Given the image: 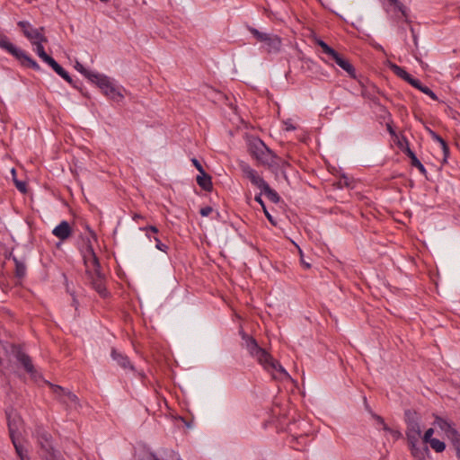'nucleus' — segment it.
Masks as SVG:
<instances>
[{
    "label": "nucleus",
    "mask_w": 460,
    "mask_h": 460,
    "mask_svg": "<svg viewBox=\"0 0 460 460\" xmlns=\"http://www.w3.org/2000/svg\"><path fill=\"white\" fill-rule=\"evenodd\" d=\"M23 35L31 41L34 47L35 52L39 58H51L44 49L43 42H47V39L43 34L44 28H34L29 22L21 21L18 22Z\"/></svg>",
    "instance_id": "f03ea898"
},
{
    "label": "nucleus",
    "mask_w": 460,
    "mask_h": 460,
    "mask_svg": "<svg viewBox=\"0 0 460 460\" xmlns=\"http://www.w3.org/2000/svg\"><path fill=\"white\" fill-rule=\"evenodd\" d=\"M263 211H264V214H265L266 217H267L270 222H273V221H272V217H271V215L268 212V210L265 208V210H263Z\"/></svg>",
    "instance_id": "5fc2aeb1"
},
{
    "label": "nucleus",
    "mask_w": 460,
    "mask_h": 460,
    "mask_svg": "<svg viewBox=\"0 0 460 460\" xmlns=\"http://www.w3.org/2000/svg\"><path fill=\"white\" fill-rule=\"evenodd\" d=\"M11 172L13 176V182H14V185L15 187L17 188V190L19 191H21L22 193H26L27 192V185H26V182L25 181H19L15 178V174H16V171L14 168H13L11 170Z\"/></svg>",
    "instance_id": "72a5a7b5"
},
{
    "label": "nucleus",
    "mask_w": 460,
    "mask_h": 460,
    "mask_svg": "<svg viewBox=\"0 0 460 460\" xmlns=\"http://www.w3.org/2000/svg\"><path fill=\"white\" fill-rule=\"evenodd\" d=\"M261 193L265 194L266 197L273 203H279L280 197L278 192L271 189L268 183H266L261 190Z\"/></svg>",
    "instance_id": "a878e982"
},
{
    "label": "nucleus",
    "mask_w": 460,
    "mask_h": 460,
    "mask_svg": "<svg viewBox=\"0 0 460 460\" xmlns=\"http://www.w3.org/2000/svg\"><path fill=\"white\" fill-rule=\"evenodd\" d=\"M373 417L377 420V422L381 425H383V429L386 431H391V429L385 423L384 419L376 414H373Z\"/></svg>",
    "instance_id": "37998d69"
},
{
    "label": "nucleus",
    "mask_w": 460,
    "mask_h": 460,
    "mask_svg": "<svg viewBox=\"0 0 460 460\" xmlns=\"http://www.w3.org/2000/svg\"><path fill=\"white\" fill-rule=\"evenodd\" d=\"M433 425L439 428L448 438L454 432H458L450 421L439 416L435 417Z\"/></svg>",
    "instance_id": "dca6fc26"
},
{
    "label": "nucleus",
    "mask_w": 460,
    "mask_h": 460,
    "mask_svg": "<svg viewBox=\"0 0 460 460\" xmlns=\"http://www.w3.org/2000/svg\"><path fill=\"white\" fill-rule=\"evenodd\" d=\"M390 4L394 5L403 15H405V7L399 0H388Z\"/></svg>",
    "instance_id": "79ce46f5"
},
{
    "label": "nucleus",
    "mask_w": 460,
    "mask_h": 460,
    "mask_svg": "<svg viewBox=\"0 0 460 460\" xmlns=\"http://www.w3.org/2000/svg\"><path fill=\"white\" fill-rule=\"evenodd\" d=\"M428 130H429V135H430L431 138H432L434 141H436V142H438V143L439 141H441L442 137H441L438 134H437L435 131H433V130H432V129H430V128H429Z\"/></svg>",
    "instance_id": "49530a36"
},
{
    "label": "nucleus",
    "mask_w": 460,
    "mask_h": 460,
    "mask_svg": "<svg viewBox=\"0 0 460 460\" xmlns=\"http://www.w3.org/2000/svg\"><path fill=\"white\" fill-rule=\"evenodd\" d=\"M321 61L325 65L333 66L332 64H330L327 59L322 58Z\"/></svg>",
    "instance_id": "13d9d810"
},
{
    "label": "nucleus",
    "mask_w": 460,
    "mask_h": 460,
    "mask_svg": "<svg viewBox=\"0 0 460 460\" xmlns=\"http://www.w3.org/2000/svg\"><path fill=\"white\" fill-rule=\"evenodd\" d=\"M406 428V438L408 444H413L419 442L421 438V429L420 426V418L416 411L411 410H406L404 411Z\"/></svg>",
    "instance_id": "423d86ee"
},
{
    "label": "nucleus",
    "mask_w": 460,
    "mask_h": 460,
    "mask_svg": "<svg viewBox=\"0 0 460 460\" xmlns=\"http://www.w3.org/2000/svg\"><path fill=\"white\" fill-rule=\"evenodd\" d=\"M73 305L75 307V309L78 306V302H77V300L75 297L73 298Z\"/></svg>",
    "instance_id": "4d7b16f0"
},
{
    "label": "nucleus",
    "mask_w": 460,
    "mask_h": 460,
    "mask_svg": "<svg viewBox=\"0 0 460 460\" xmlns=\"http://www.w3.org/2000/svg\"><path fill=\"white\" fill-rule=\"evenodd\" d=\"M0 48L14 58H29L28 55L13 44L7 36L0 33Z\"/></svg>",
    "instance_id": "f8f14e48"
},
{
    "label": "nucleus",
    "mask_w": 460,
    "mask_h": 460,
    "mask_svg": "<svg viewBox=\"0 0 460 460\" xmlns=\"http://www.w3.org/2000/svg\"><path fill=\"white\" fill-rule=\"evenodd\" d=\"M101 2H103V3H107L109 2L110 0H100Z\"/></svg>",
    "instance_id": "680f3d73"
},
{
    "label": "nucleus",
    "mask_w": 460,
    "mask_h": 460,
    "mask_svg": "<svg viewBox=\"0 0 460 460\" xmlns=\"http://www.w3.org/2000/svg\"><path fill=\"white\" fill-rule=\"evenodd\" d=\"M240 335L243 341V346L245 347L249 354L252 358H255L259 363L270 359V353H268L264 349L261 348L253 337L248 335L243 331L240 332Z\"/></svg>",
    "instance_id": "6e6552de"
},
{
    "label": "nucleus",
    "mask_w": 460,
    "mask_h": 460,
    "mask_svg": "<svg viewBox=\"0 0 460 460\" xmlns=\"http://www.w3.org/2000/svg\"><path fill=\"white\" fill-rule=\"evenodd\" d=\"M406 82L420 91V88L423 87V84H421V82L419 79L412 77L411 75L408 77V79L406 80Z\"/></svg>",
    "instance_id": "4c0bfd02"
},
{
    "label": "nucleus",
    "mask_w": 460,
    "mask_h": 460,
    "mask_svg": "<svg viewBox=\"0 0 460 460\" xmlns=\"http://www.w3.org/2000/svg\"><path fill=\"white\" fill-rule=\"evenodd\" d=\"M213 211V208L210 206H206L200 208L199 214L202 217H208L211 212Z\"/></svg>",
    "instance_id": "c03bdc74"
},
{
    "label": "nucleus",
    "mask_w": 460,
    "mask_h": 460,
    "mask_svg": "<svg viewBox=\"0 0 460 460\" xmlns=\"http://www.w3.org/2000/svg\"><path fill=\"white\" fill-rule=\"evenodd\" d=\"M406 82L420 91V88L423 87V84H421V82L419 79L412 77L411 75L408 77V79L406 80Z\"/></svg>",
    "instance_id": "58836bf2"
},
{
    "label": "nucleus",
    "mask_w": 460,
    "mask_h": 460,
    "mask_svg": "<svg viewBox=\"0 0 460 460\" xmlns=\"http://www.w3.org/2000/svg\"><path fill=\"white\" fill-rule=\"evenodd\" d=\"M51 388L57 399L66 406L67 411L77 410L80 407L78 397L72 392L58 385H51Z\"/></svg>",
    "instance_id": "1a4fd4ad"
},
{
    "label": "nucleus",
    "mask_w": 460,
    "mask_h": 460,
    "mask_svg": "<svg viewBox=\"0 0 460 460\" xmlns=\"http://www.w3.org/2000/svg\"><path fill=\"white\" fill-rule=\"evenodd\" d=\"M18 61L20 62L21 66L25 68H31L36 71L40 69L35 59H18Z\"/></svg>",
    "instance_id": "473e14b6"
},
{
    "label": "nucleus",
    "mask_w": 460,
    "mask_h": 460,
    "mask_svg": "<svg viewBox=\"0 0 460 460\" xmlns=\"http://www.w3.org/2000/svg\"><path fill=\"white\" fill-rule=\"evenodd\" d=\"M438 143L440 144L442 149H445V147L448 146V145L447 144V142L443 138Z\"/></svg>",
    "instance_id": "3c124183"
},
{
    "label": "nucleus",
    "mask_w": 460,
    "mask_h": 460,
    "mask_svg": "<svg viewBox=\"0 0 460 460\" xmlns=\"http://www.w3.org/2000/svg\"><path fill=\"white\" fill-rule=\"evenodd\" d=\"M75 68L91 83L93 81V77L92 75H96V74H98L96 71L84 67L77 59L75 60Z\"/></svg>",
    "instance_id": "c85d7f7f"
},
{
    "label": "nucleus",
    "mask_w": 460,
    "mask_h": 460,
    "mask_svg": "<svg viewBox=\"0 0 460 460\" xmlns=\"http://www.w3.org/2000/svg\"><path fill=\"white\" fill-rule=\"evenodd\" d=\"M20 460H29V456L20 458Z\"/></svg>",
    "instance_id": "bf43d9fd"
},
{
    "label": "nucleus",
    "mask_w": 460,
    "mask_h": 460,
    "mask_svg": "<svg viewBox=\"0 0 460 460\" xmlns=\"http://www.w3.org/2000/svg\"><path fill=\"white\" fill-rule=\"evenodd\" d=\"M451 440L457 456L460 457V433L459 432H454L452 434V437L449 438Z\"/></svg>",
    "instance_id": "e433bc0d"
},
{
    "label": "nucleus",
    "mask_w": 460,
    "mask_h": 460,
    "mask_svg": "<svg viewBox=\"0 0 460 460\" xmlns=\"http://www.w3.org/2000/svg\"><path fill=\"white\" fill-rule=\"evenodd\" d=\"M44 63L52 67V69L60 75L64 80H66L72 86H75L74 84V81L68 72H66L57 61L56 59H42Z\"/></svg>",
    "instance_id": "2eb2a0df"
},
{
    "label": "nucleus",
    "mask_w": 460,
    "mask_h": 460,
    "mask_svg": "<svg viewBox=\"0 0 460 460\" xmlns=\"http://www.w3.org/2000/svg\"><path fill=\"white\" fill-rule=\"evenodd\" d=\"M12 443L15 448V452L19 458L26 457L28 456L25 453L24 447L19 442L18 438H12Z\"/></svg>",
    "instance_id": "f704fd0d"
},
{
    "label": "nucleus",
    "mask_w": 460,
    "mask_h": 460,
    "mask_svg": "<svg viewBox=\"0 0 460 460\" xmlns=\"http://www.w3.org/2000/svg\"><path fill=\"white\" fill-rule=\"evenodd\" d=\"M300 261H301V264L303 265V267L306 270L310 269L311 268V264L309 262H307L305 259H304V256L302 254V252L300 251Z\"/></svg>",
    "instance_id": "09e8293b"
},
{
    "label": "nucleus",
    "mask_w": 460,
    "mask_h": 460,
    "mask_svg": "<svg viewBox=\"0 0 460 460\" xmlns=\"http://www.w3.org/2000/svg\"><path fill=\"white\" fill-rule=\"evenodd\" d=\"M111 358L124 369H134V367L130 364L128 358L126 355L121 354L117 349H111Z\"/></svg>",
    "instance_id": "aec40b11"
},
{
    "label": "nucleus",
    "mask_w": 460,
    "mask_h": 460,
    "mask_svg": "<svg viewBox=\"0 0 460 460\" xmlns=\"http://www.w3.org/2000/svg\"><path fill=\"white\" fill-rule=\"evenodd\" d=\"M9 259H12L15 264V276L19 279H22L26 274L25 263L13 255V252H10Z\"/></svg>",
    "instance_id": "393cba45"
},
{
    "label": "nucleus",
    "mask_w": 460,
    "mask_h": 460,
    "mask_svg": "<svg viewBox=\"0 0 460 460\" xmlns=\"http://www.w3.org/2000/svg\"><path fill=\"white\" fill-rule=\"evenodd\" d=\"M132 218H133L134 220H138V219H142V218H143V217H142L140 214H137V213H136V214H134V215H133Z\"/></svg>",
    "instance_id": "6e6d98bb"
},
{
    "label": "nucleus",
    "mask_w": 460,
    "mask_h": 460,
    "mask_svg": "<svg viewBox=\"0 0 460 460\" xmlns=\"http://www.w3.org/2000/svg\"><path fill=\"white\" fill-rule=\"evenodd\" d=\"M438 143L440 144L442 149H445V147L448 146V145L447 144V142L443 138Z\"/></svg>",
    "instance_id": "603ef678"
},
{
    "label": "nucleus",
    "mask_w": 460,
    "mask_h": 460,
    "mask_svg": "<svg viewBox=\"0 0 460 460\" xmlns=\"http://www.w3.org/2000/svg\"><path fill=\"white\" fill-rule=\"evenodd\" d=\"M75 68L91 83L93 81V77L92 75H96V74H98L96 71L84 67L77 59L75 60Z\"/></svg>",
    "instance_id": "cd10ccee"
},
{
    "label": "nucleus",
    "mask_w": 460,
    "mask_h": 460,
    "mask_svg": "<svg viewBox=\"0 0 460 460\" xmlns=\"http://www.w3.org/2000/svg\"><path fill=\"white\" fill-rule=\"evenodd\" d=\"M86 229L88 230L90 236L84 240L85 248L82 251V255L84 263L86 267V274H90L93 271H98L101 270V265L91 243V238L96 240V234L91 230L88 226H86Z\"/></svg>",
    "instance_id": "20e7f679"
},
{
    "label": "nucleus",
    "mask_w": 460,
    "mask_h": 460,
    "mask_svg": "<svg viewBox=\"0 0 460 460\" xmlns=\"http://www.w3.org/2000/svg\"><path fill=\"white\" fill-rule=\"evenodd\" d=\"M32 437L36 439L38 446L41 450V456L45 460L53 458L55 449L53 447L52 435L42 426H37L32 432Z\"/></svg>",
    "instance_id": "39448f33"
},
{
    "label": "nucleus",
    "mask_w": 460,
    "mask_h": 460,
    "mask_svg": "<svg viewBox=\"0 0 460 460\" xmlns=\"http://www.w3.org/2000/svg\"><path fill=\"white\" fill-rule=\"evenodd\" d=\"M335 63L348 73L349 77L355 79L357 77L356 69L354 66L349 62V59H333Z\"/></svg>",
    "instance_id": "b1692460"
},
{
    "label": "nucleus",
    "mask_w": 460,
    "mask_h": 460,
    "mask_svg": "<svg viewBox=\"0 0 460 460\" xmlns=\"http://www.w3.org/2000/svg\"><path fill=\"white\" fill-rule=\"evenodd\" d=\"M420 92L429 96L432 100L438 101V98L437 94L428 86L423 85L422 88H420Z\"/></svg>",
    "instance_id": "a19ab883"
},
{
    "label": "nucleus",
    "mask_w": 460,
    "mask_h": 460,
    "mask_svg": "<svg viewBox=\"0 0 460 460\" xmlns=\"http://www.w3.org/2000/svg\"><path fill=\"white\" fill-rule=\"evenodd\" d=\"M315 44L322 49V53L332 58H340L339 54L328 44L320 39L314 40Z\"/></svg>",
    "instance_id": "bb28decb"
},
{
    "label": "nucleus",
    "mask_w": 460,
    "mask_h": 460,
    "mask_svg": "<svg viewBox=\"0 0 460 460\" xmlns=\"http://www.w3.org/2000/svg\"><path fill=\"white\" fill-rule=\"evenodd\" d=\"M285 125H286V130H288V131H291V130H295L296 129V127L293 126V124L290 122V120L286 121Z\"/></svg>",
    "instance_id": "8fccbe9b"
},
{
    "label": "nucleus",
    "mask_w": 460,
    "mask_h": 460,
    "mask_svg": "<svg viewBox=\"0 0 460 460\" xmlns=\"http://www.w3.org/2000/svg\"><path fill=\"white\" fill-rule=\"evenodd\" d=\"M140 231L146 233V236L150 240H154L155 242V247L161 252H166L168 250V246L163 243L158 238L157 234L159 233V229L155 226H146L139 228Z\"/></svg>",
    "instance_id": "ddd939ff"
},
{
    "label": "nucleus",
    "mask_w": 460,
    "mask_h": 460,
    "mask_svg": "<svg viewBox=\"0 0 460 460\" xmlns=\"http://www.w3.org/2000/svg\"><path fill=\"white\" fill-rule=\"evenodd\" d=\"M387 62L389 64L390 68L394 71V73L396 75H398L400 78L403 79L404 81H406L408 79V77L410 76V74L407 73L402 67H401L394 63H391L389 59H387Z\"/></svg>",
    "instance_id": "7c9ffc66"
},
{
    "label": "nucleus",
    "mask_w": 460,
    "mask_h": 460,
    "mask_svg": "<svg viewBox=\"0 0 460 460\" xmlns=\"http://www.w3.org/2000/svg\"><path fill=\"white\" fill-rule=\"evenodd\" d=\"M239 168L243 173V176L248 179L251 183L259 190H261L267 183V181L258 173V172L252 168L247 163L241 162L239 164Z\"/></svg>",
    "instance_id": "9d476101"
},
{
    "label": "nucleus",
    "mask_w": 460,
    "mask_h": 460,
    "mask_svg": "<svg viewBox=\"0 0 460 460\" xmlns=\"http://www.w3.org/2000/svg\"><path fill=\"white\" fill-rule=\"evenodd\" d=\"M248 151L252 157L256 159L260 164L267 166L269 169H283L289 165L288 162L279 157L258 137L252 138L249 141Z\"/></svg>",
    "instance_id": "f257e3e1"
},
{
    "label": "nucleus",
    "mask_w": 460,
    "mask_h": 460,
    "mask_svg": "<svg viewBox=\"0 0 460 460\" xmlns=\"http://www.w3.org/2000/svg\"><path fill=\"white\" fill-rule=\"evenodd\" d=\"M409 447L411 455L414 458L418 460H425L427 455L429 454V448L427 446L420 447L419 442H414L413 444H409Z\"/></svg>",
    "instance_id": "6ab92c4d"
},
{
    "label": "nucleus",
    "mask_w": 460,
    "mask_h": 460,
    "mask_svg": "<svg viewBox=\"0 0 460 460\" xmlns=\"http://www.w3.org/2000/svg\"><path fill=\"white\" fill-rule=\"evenodd\" d=\"M22 419L17 416L11 414H7V425H8V431L10 438H17L20 435L19 429L22 424Z\"/></svg>",
    "instance_id": "4468645a"
},
{
    "label": "nucleus",
    "mask_w": 460,
    "mask_h": 460,
    "mask_svg": "<svg viewBox=\"0 0 460 460\" xmlns=\"http://www.w3.org/2000/svg\"><path fill=\"white\" fill-rule=\"evenodd\" d=\"M87 275L91 279V284L94 290L98 292V294L101 296L106 297L108 296V291L105 287L104 278L101 272V270H99L98 271H93Z\"/></svg>",
    "instance_id": "9b49d317"
},
{
    "label": "nucleus",
    "mask_w": 460,
    "mask_h": 460,
    "mask_svg": "<svg viewBox=\"0 0 460 460\" xmlns=\"http://www.w3.org/2000/svg\"><path fill=\"white\" fill-rule=\"evenodd\" d=\"M94 84L102 91V93L113 102H120L124 96L120 92V89L117 87L112 80L107 75L98 73L96 75H92Z\"/></svg>",
    "instance_id": "7ed1b4c3"
},
{
    "label": "nucleus",
    "mask_w": 460,
    "mask_h": 460,
    "mask_svg": "<svg viewBox=\"0 0 460 460\" xmlns=\"http://www.w3.org/2000/svg\"><path fill=\"white\" fill-rule=\"evenodd\" d=\"M443 151V154H444V156H445V159L449 155V146L447 147H445V149H442Z\"/></svg>",
    "instance_id": "864d4df0"
},
{
    "label": "nucleus",
    "mask_w": 460,
    "mask_h": 460,
    "mask_svg": "<svg viewBox=\"0 0 460 460\" xmlns=\"http://www.w3.org/2000/svg\"><path fill=\"white\" fill-rule=\"evenodd\" d=\"M404 153L411 159V166L418 168L421 174L426 175L427 170L425 169L421 162L418 159L415 153L410 147H407L404 150Z\"/></svg>",
    "instance_id": "4be33fe9"
},
{
    "label": "nucleus",
    "mask_w": 460,
    "mask_h": 460,
    "mask_svg": "<svg viewBox=\"0 0 460 460\" xmlns=\"http://www.w3.org/2000/svg\"><path fill=\"white\" fill-rule=\"evenodd\" d=\"M261 194H262V193L261 192V193H259L258 195H256V196H255V198H254V200H255L256 202H258V203L261 206V208H262V209H263V210H265L266 206H265V204H264V202H263V200H262V199H261Z\"/></svg>",
    "instance_id": "de8ad7c7"
},
{
    "label": "nucleus",
    "mask_w": 460,
    "mask_h": 460,
    "mask_svg": "<svg viewBox=\"0 0 460 460\" xmlns=\"http://www.w3.org/2000/svg\"><path fill=\"white\" fill-rule=\"evenodd\" d=\"M15 357L17 360L22 365L26 372L29 374H33L35 372L31 358L28 354L19 349L16 352Z\"/></svg>",
    "instance_id": "a211bd4d"
},
{
    "label": "nucleus",
    "mask_w": 460,
    "mask_h": 460,
    "mask_svg": "<svg viewBox=\"0 0 460 460\" xmlns=\"http://www.w3.org/2000/svg\"><path fill=\"white\" fill-rule=\"evenodd\" d=\"M433 434H434V429L432 428L428 429L422 437L423 443L429 444V442H430L432 439H434V438H432Z\"/></svg>",
    "instance_id": "ea45409f"
},
{
    "label": "nucleus",
    "mask_w": 460,
    "mask_h": 460,
    "mask_svg": "<svg viewBox=\"0 0 460 460\" xmlns=\"http://www.w3.org/2000/svg\"><path fill=\"white\" fill-rule=\"evenodd\" d=\"M197 183L199 186L206 190V191H211L213 189L212 184V178L209 174H208L206 172H203V173H199L196 178Z\"/></svg>",
    "instance_id": "412c9836"
},
{
    "label": "nucleus",
    "mask_w": 460,
    "mask_h": 460,
    "mask_svg": "<svg viewBox=\"0 0 460 460\" xmlns=\"http://www.w3.org/2000/svg\"><path fill=\"white\" fill-rule=\"evenodd\" d=\"M248 30L269 53H276L280 49L281 39L278 35L261 32L253 27H249Z\"/></svg>",
    "instance_id": "0eeeda50"
},
{
    "label": "nucleus",
    "mask_w": 460,
    "mask_h": 460,
    "mask_svg": "<svg viewBox=\"0 0 460 460\" xmlns=\"http://www.w3.org/2000/svg\"><path fill=\"white\" fill-rule=\"evenodd\" d=\"M191 162H192L193 165L197 168V170L199 172V173H203V172H205V170L203 169V166L199 162V160H197L196 158H193L191 160Z\"/></svg>",
    "instance_id": "a18cd8bd"
},
{
    "label": "nucleus",
    "mask_w": 460,
    "mask_h": 460,
    "mask_svg": "<svg viewBox=\"0 0 460 460\" xmlns=\"http://www.w3.org/2000/svg\"><path fill=\"white\" fill-rule=\"evenodd\" d=\"M429 444L437 453H441L446 448V444L438 438L432 439Z\"/></svg>",
    "instance_id": "c9c22d12"
},
{
    "label": "nucleus",
    "mask_w": 460,
    "mask_h": 460,
    "mask_svg": "<svg viewBox=\"0 0 460 460\" xmlns=\"http://www.w3.org/2000/svg\"><path fill=\"white\" fill-rule=\"evenodd\" d=\"M164 456L162 457H158L155 455H152L153 460H181L178 454L173 450H164Z\"/></svg>",
    "instance_id": "2f4dec72"
},
{
    "label": "nucleus",
    "mask_w": 460,
    "mask_h": 460,
    "mask_svg": "<svg viewBox=\"0 0 460 460\" xmlns=\"http://www.w3.org/2000/svg\"><path fill=\"white\" fill-rule=\"evenodd\" d=\"M388 129H389V132H390L391 134H394V131H393V129H392L390 127L388 128Z\"/></svg>",
    "instance_id": "052dcab7"
},
{
    "label": "nucleus",
    "mask_w": 460,
    "mask_h": 460,
    "mask_svg": "<svg viewBox=\"0 0 460 460\" xmlns=\"http://www.w3.org/2000/svg\"><path fill=\"white\" fill-rule=\"evenodd\" d=\"M52 234L60 240H66L71 235L72 229L69 223L63 220L53 229Z\"/></svg>",
    "instance_id": "f3484780"
},
{
    "label": "nucleus",
    "mask_w": 460,
    "mask_h": 460,
    "mask_svg": "<svg viewBox=\"0 0 460 460\" xmlns=\"http://www.w3.org/2000/svg\"><path fill=\"white\" fill-rule=\"evenodd\" d=\"M301 61V67L303 69L311 70L312 74L319 73L318 66L314 59H298Z\"/></svg>",
    "instance_id": "c756f323"
},
{
    "label": "nucleus",
    "mask_w": 460,
    "mask_h": 460,
    "mask_svg": "<svg viewBox=\"0 0 460 460\" xmlns=\"http://www.w3.org/2000/svg\"><path fill=\"white\" fill-rule=\"evenodd\" d=\"M261 366H263L264 368L267 370H274L280 374H283L284 376H288V373L283 368V367L270 355V359L264 362L260 363Z\"/></svg>",
    "instance_id": "5701e85b"
}]
</instances>
